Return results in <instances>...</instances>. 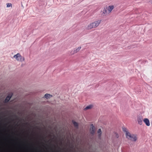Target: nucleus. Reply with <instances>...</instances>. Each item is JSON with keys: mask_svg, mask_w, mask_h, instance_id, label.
I'll return each instance as SVG.
<instances>
[{"mask_svg": "<svg viewBox=\"0 0 152 152\" xmlns=\"http://www.w3.org/2000/svg\"><path fill=\"white\" fill-rule=\"evenodd\" d=\"M52 96L49 94H46L45 95V97L46 99L50 98Z\"/></svg>", "mask_w": 152, "mask_h": 152, "instance_id": "9d476101", "label": "nucleus"}, {"mask_svg": "<svg viewBox=\"0 0 152 152\" xmlns=\"http://www.w3.org/2000/svg\"><path fill=\"white\" fill-rule=\"evenodd\" d=\"M143 121L146 126H149L150 125V121L147 118H145L144 119Z\"/></svg>", "mask_w": 152, "mask_h": 152, "instance_id": "6e6552de", "label": "nucleus"}, {"mask_svg": "<svg viewBox=\"0 0 152 152\" xmlns=\"http://www.w3.org/2000/svg\"><path fill=\"white\" fill-rule=\"evenodd\" d=\"M123 130L125 132H126V134L127 133V132H128L127 131V129L126 128H123Z\"/></svg>", "mask_w": 152, "mask_h": 152, "instance_id": "2eb2a0df", "label": "nucleus"}, {"mask_svg": "<svg viewBox=\"0 0 152 152\" xmlns=\"http://www.w3.org/2000/svg\"><path fill=\"white\" fill-rule=\"evenodd\" d=\"M107 10L106 9H104L103 10V13L105 15H108V11L107 12Z\"/></svg>", "mask_w": 152, "mask_h": 152, "instance_id": "f8f14e48", "label": "nucleus"}, {"mask_svg": "<svg viewBox=\"0 0 152 152\" xmlns=\"http://www.w3.org/2000/svg\"><path fill=\"white\" fill-rule=\"evenodd\" d=\"M126 136V138L133 141L135 142L137 139L136 135L131 134L129 132H127Z\"/></svg>", "mask_w": 152, "mask_h": 152, "instance_id": "f03ea898", "label": "nucleus"}, {"mask_svg": "<svg viewBox=\"0 0 152 152\" xmlns=\"http://www.w3.org/2000/svg\"><path fill=\"white\" fill-rule=\"evenodd\" d=\"M72 123L73 124L74 126L75 127H78V123L75 121L74 120H72Z\"/></svg>", "mask_w": 152, "mask_h": 152, "instance_id": "9b49d317", "label": "nucleus"}, {"mask_svg": "<svg viewBox=\"0 0 152 152\" xmlns=\"http://www.w3.org/2000/svg\"><path fill=\"white\" fill-rule=\"evenodd\" d=\"M91 131V133L92 134H93L94 133V130H90Z\"/></svg>", "mask_w": 152, "mask_h": 152, "instance_id": "f3484780", "label": "nucleus"}, {"mask_svg": "<svg viewBox=\"0 0 152 152\" xmlns=\"http://www.w3.org/2000/svg\"><path fill=\"white\" fill-rule=\"evenodd\" d=\"M94 130V127L93 126V124H91L90 130Z\"/></svg>", "mask_w": 152, "mask_h": 152, "instance_id": "4468645a", "label": "nucleus"}, {"mask_svg": "<svg viewBox=\"0 0 152 152\" xmlns=\"http://www.w3.org/2000/svg\"><path fill=\"white\" fill-rule=\"evenodd\" d=\"M151 4H152V0L151 1Z\"/></svg>", "mask_w": 152, "mask_h": 152, "instance_id": "a211bd4d", "label": "nucleus"}, {"mask_svg": "<svg viewBox=\"0 0 152 152\" xmlns=\"http://www.w3.org/2000/svg\"><path fill=\"white\" fill-rule=\"evenodd\" d=\"M101 20H99L92 22L88 24L86 27L87 30H90L93 28H96L101 23Z\"/></svg>", "mask_w": 152, "mask_h": 152, "instance_id": "f257e3e1", "label": "nucleus"}, {"mask_svg": "<svg viewBox=\"0 0 152 152\" xmlns=\"http://www.w3.org/2000/svg\"><path fill=\"white\" fill-rule=\"evenodd\" d=\"M143 118L142 116H139L137 118V120L138 123L140 125H142V123Z\"/></svg>", "mask_w": 152, "mask_h": 152, "instance_id": "0eeeda50", "label": "nucleus"}, {"mask_svg": "<svg viewBox=\"0 0 152 152\" xmlns=\"http://www.w3.org/2000/svg\"><path fill=\"white\" fill-rule=\"evenodd\" d=\"M92 107L93 106L92 105H89L86 108H85L84 110H87L90 109L92 108Z\"/></svg>", "mask_w": 152, "mask_h": 152, "instance_id": "1a4fd4ad", "label": "nucleus"}, {"mask_svg": "<svg viewBox=\"0 0 152 152\" xmlns=\"http://www.w3.org/2000/svg\"><path fill=\"white\" fill-rule=\"evenodd\" d=\"M13 57L15 58L17 61H23L25 60L24 57L22 56L19 53L14 55Z\"/></svg>", "mask_w": 152, "mask_h": 152, "instance_id": "7ed1b4c3", "label": "nucleus"}, {"mask_svg": "<svg viewBox=\"0 0 152 152\" xmlns=\"http://www.w3.org/2000/svg\"><path fill=\"white\" fill-rule=\"evenodd\" d=\"M98 133L99 134H100L99 135V137H100L101 136V131L100 129H99L98 131Z\"/></svg>", "mask_w": 152, "mask_h": 152, "instance_id": "dca6fc26", "label": "nucleus"}, {"mask_svg": "<svg viewBox=\"0 0 152 152\" xmlns=\"http://www.w3.org/2000/svg\"><path fill=\"white\" fill-rule=\"evenodd\" d=\"M81 47H79L76 48H75L73 50H72L71 52V55H74L75 54L77 53L79 50L81 49Z\"/></svg>", "mask_w": 152, "mask_h": 152, "instance_id": "20e7f679", "label": "nucleus"}, {"mask_svg": "<svg viewBox=\"0 0 152 152\" xmlns=\"http://www.w3.org/2000/svg\"><path fill=\"white\" fill-rule=\"evenodd\" d=\"M114 8V6L112 5L107 7H106V9L108 11V13H110L112 11Z\"/></svg>", "mask_w": 152, "mask_h": 152, "instance_id": "39448f33", "label": "nucleus"}, {"mask_svg": "<svg viewBox=\"0 0 152 152\" xmlns=\"http://www.w3.org/2000/svg\"><path fill=\"white\" fill-rule=\"evenodd\" d=\"M12 7V4L11 3H7V7Z\"/></svg>", "mask_w": 152, "mask_h": 152, "instance_id": "ddd939ff", "label": "nucleus"}, {"mask_svg": "<svg viewBox=\"0 0 152 152\" xmlns=\"http://www.w3.org/2000/svg\"><path fill=\"white\" fill-rule=\"evenodd\" d=\"M12 95V94H10L8 95L6 97L5 99L4 100V102L7 103L8 102L10 98H11Z\"/></svg>", "mask_w": 152, "mask_h": 152, "instance_id": "423d86ee", "label": "nucleus"}]
</instances>
